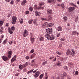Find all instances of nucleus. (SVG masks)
<instances>
[{"mask_svg": "<svg viewBox=\"0 0 79 79\" xmlns=\"http://www.w3.org/2000/svg\"><path fill=\"white\" fill-rule=\"evenodd\" d=\"M11 30L13 31H15V27L14 26L12 27H11Z\"/></svg>", "mask_w": 79, "mask_h": 79, "instance_id": "obj_39", "label": "nucleus"}, {"mask_svg": "<svg viewBox=\"0 0 79 79\" xmlns=\"http://www.w3.org/2000/svg\"><path fill=\"white\" fill-rule=\"evenodd\" d=\"M76 34H77V31H74L72 32V35H76Z\"/></svg>", "mask_w": 79, "mask_h": 79, "instance_id": "obj_34", "label": "nucleus"}, {"mask_svg": "<svg viewBox=\"0 0 79 79\" xmlns=\"http://www.w3.org/2000/svg\"><path fill=\"white\" fill-rule=\"evenodd\" d=\"M56 53L58 54V55H61V53L60 52H59L58 51L56 52Z\"/></svg>", "mask_w": 79, "mask_h": 79, "instance_id": "obj_43", "label": "nucleus"}, {"mask_svg": "<svg viewBox=\"0 0 79 79\" xmlns=\"http://www.w3.org/2000/svg\"><path fill=\"white\" fill-rule=\"evenodd\" d=\"M17 56L16 55H15L14 57L11 59V63H13L14 61H15L16 60V58Z\"/></svg>", "mask_w": 79, "mask_h": 79, "instance_id": "obj_7", "label": "nucleus"}, {"mask_svg": "<svg viewBox=\"0 0 79 79\" xmlns=\"http://www.w3.org/2000/svg\"><path fill=\"white\" fill-rule=\"evenodd\" d=\"M24 69L23 70V72H26L27 71V70H26V69L24 68Z\"/></svg>", "mask_w": 79, "mask_h": 79, "instance_id": "obj_53", "label": "nucleus"}, {"mask_svg": "<svg viewBox=\"0 0 79 79\" xmlns=\"http://www.w3.org/2000/svg\"><path fill=\"white\" fill-rule=\"evenodd\" d=\"M37 19H35L33 20V23L34 24H37Z\"/></svg>", "mask_w": 79, "mask_h": 79, "instance_id": "obj_28", "label": "nucleus"}, {"mask_svg": "<svg viewBox=\"0 0 79 79\" xmlns=\"http://www.w3.org/2000/svg\"><path fill=\"white\" fill-rule=\"evenodd\" d=\"M6 2H10V0H5Z\"/></svg>", "mask_w": 79, "mask_h": 79, "instance_id": "obj_64", "label": "nucleus"}, {"mask_svg": "<svg viewBox=\"0 0 79 79\" xmlns=\"http://www.w3.org/2000/svg\"><path fill=\"white\" fill-rule=\"evenodd\" d=\"M7 42H8V39H6L3 41L2 44H3V45H5Z\"/></svg>", "mask_w": 79, "mask_h": 79, "instance_id": "obj_18", "label": "nucleus"}, {"mask_svg": "<svg viewBox=\"0 0 79 79\" xmlns=\"http://www.w3.org/2000/svg\"><path fill=\"white\" fill-rule=\"evenodd\" d=\"M9 45H12L13 44V42L11 41H10L9 42Z\"/></svg>", "mask_w": 79, "mask_h": 79, "instance_id": "obj_47", "label": "nucleus"}, {"mask_svg": "<svg viewBox=\"0 0 79 79\" xmlns=\"http://www.w3.org/2000/svg\"><path fill=\"white\" fill-rule=\"evenodd\" d=\"M67 76V74H66V73H63V75H62L61 77V79H64V77H66Z\"/></svg>", "mask_w": 79, "mask_h": 79, "instance_id": "obj_19", "label": "nucleus"}, {"mask_svg": "<svg viewBox=\"0 0 79 79\" xmlns=\"http://www.w3.org/2000/svg\"><path fill=\"white\" fill-rule=\"evenodd\" d=\"M57 30L58 31H62L63 30V28L61 26H59L57 27Z\"/></svg>", "mask_w": 79, "mask_h": 79, "instance_id": "obj_10", "label": "nucleus"}, {"mask_svg": "<svg viewBox=\"0 0 79 79\" xmlns=\"http://www.w3.org/2000/svg\"><path fill=\"white\" fill-rule=\"evenodd\" d=\"M35 59H34L31 62V64L32 65V66H34V64H35Z\"/></svg>", "mask_w": 79, "mask_h": 79, "instance_id": "obj_26", "label": "nucleus"}, {"mask_svg": "<svg viewBox=\"0 0 79 79\" xmlns=\"http://www.w3.org/2000/svg\"><path fill=\"white\" fill-rule=\"evenodd\" d=\"M52 26H53V23H50L49 24L48 23L47 27H52Z\"/></svg>", "mask_w": 79, "mask_h": 79, "instance_id": "obj_22", "label": "nucleus"}, {"mask_svg": "<svg viewBox=\"0 0 79 79\" xmlns=\"http://www.w3.org/2000/svg\"><path fill=\"white\" fill-rule=\"evenodd\" d=\"M44 7H42L41 6H40L39 7V10H44Z\"/></svg>", "mask_w": 79, "mask_h": 79, "instance_id": "obj_36", "label": "nucleus"}, {"mask_svg": "<svg viewBox=\"0 0 79 79\" xmlns=\"http://www.w3.org/2000/svg\"><path fill=\"white\" fill-rule=\"evenodd\" d=\"M14 2L13 0H12L10 2V5H13V4H14Z\"/></svg>", "mask_w": 79, "mask_h": 79, "instance_id": "obj_40", "label": "nucleus"}, {"mask_svg": "<svg viewBox=\"0 0 79 79\" xmlns=\"http://www.w3.org/2000/svg\"><path fill=\"white\" fill-rule=\"evenodd\" d=\"M41 19L42 20H44V21H47V19H48L46 18V19H45V18H42Z\"/></svg>", "mask_w": 79, "mask_h": 79, "instance_id": "obj_49", "label": "nucleus"}, {"mask_svg": "<svg viewBox=\"0 0 79 79\" xmlns=\"http://www.w3.org/2000/svg\"><path fill=\"white\" fill-rule=\"evenodd\" d=\"M60 64H61V63H60H60L58 62L57 63V66H60Z\"/></svg>", "mask_w": 79, "mask_h": 79, "instance_id": "obj_58", "label": "nucleus"}, {"mask_svg": "<svg viewBox=\"0 0 79 79\" xmlns=\"http://www.w3.org/2000/svg\"><path fill=\"white\" fill-rule=\"evenodd\" d=\"M60 36V33H58L56 35V37H59Z\"/></svg>", "mask_w": 79, "mask_h": 79, "instance_id": "obj_48", "label": "nucleus"}, {"mask_svg": "<svg viewBox=\"0 0 79 79\" xmlns=\"http://www.w3.org/2000/svg\"><path fill=\"white\" fill-rule=\"evenodd\" d=\"M75 9V7H69L68 9V10H69V12H71L72 11H73Z\"/></svg>", "mask_w": 79, "mask_h": 79, "instance_id": "obj_9", "label": "nucleus"}, {"mask_svg": "<svg viewBox=\"0 0 79 79\" xmlns=\"http://www.w3.org/2000/svg\"><path fill=\"white\" fill-rule=\"evenodd\" d=\"M5 22V20H2L0 21V26H1L3 25V23Z\"/></svg>", "mask_w": 79, "mask_h": 79, "instance_id": "obj_23", "label": "nucleus"}, {"mask_svg": "<svg viewBox=\"0 0 79 79\" xmlns=\"http://www.w3.org/2000/svg\"><path fill=\"white\" fill-rule=\"evenodd\" d=\"M32 21H33V19H31L29 20L28 23L29 24H31L32 23Z\"/></svg>", "mask_w": 79, "mask_h": 79, "instance_id": "obj_24", "label": "nucleus"}, {"mask_svg": "<svg viewBox=\"0 0 79 79\" xmlns=\"http://www.w3.org/2000/svg\"><path fill=\"white\" fill-rule=\"evenodd\" d=\"M13 30H11V28L10 27H8V31L9 32L10 34H12L13 33Z\"/></svg>", "mask_w": 79, "mask_h": 79, "instance_id": "obj_13", "label": "nucleus"}, {"mask_svg": "<svg viewBox=\"0 0 79 79\" xmlns=\"http://www.w3.org/2000/svg\"><path fill=\"white\" fill-rule=\"evenodd\" d=\"M46 34L45 35V36L47 38L48 40H49L50 39V35L49 34H48V33H45Z\"/></svg>", "mask_w": 79, "mask_h": 79, "instance_id": "obj_12", "label": "nucleus"}, {"mask_svg": "<svg viewBox=\"0 0 79 79\" xmlns=\"http://www.w3.org/2000/svg\"><path fill=\"white\" fill-rule=\"evenodd\" d=\"M54 0H48L47 1V2L48 3H53Z\"/></svg>", "mask_w": 79, "mask_h": 79, "instance_id": "obj_27", "label": "nucleus"}, {"mask_svg": "<svg viewBox=\"0 0 79 79\" xmlns=\"http://www.w3.org/2000/svg\"><path fill=\"white\" fill-rule=\"evenodd\" d=\"M60 40L61 41H64V40L65 39H64V38H61L60 39Z\"/></svg>", "mask_w": 79, "mask_h": 79, "instance_id": "obj_50", "label": "nucleus"}, {"mask_svg": "<svg viewBox=\"0 0 79 79\" xmlns=\"http://www.w3.org/2000/svg\"><path fill=\"white\" fill-rule=\"evenodd\" d=\"M29 10L30 11H32L33 10V8H32V7H31L29 8Z\"/></svg>", "mask_w": 79, "mask_h": 79, "instance_id": "obj_46", "label": "nucleus"}, {"mask_svg": "<svg viewBox=\"0 0 79 79\" xmlns=\"http://www.w3.org/2000/svg\"><path fill=\"white\" fill-rule=\"evenodd\" d=\"M47 13H48V14L49 13V14H52L53 13L52 10L50 9H48L47 10Z\"/></svg>", "mask_w": 79, "mask_h": 79, "instance_id": "obj_11", "label": "nucleus"}, {"mask_svg": "<svg viewBox=\"0 0 79 79\" xmlns=\"http://www.w3.org/2000/svg\"><path fill=\"white\" fill-rule=\"evenodd\" d=\"M19 21L20 22L21 24H23V18L20 19Z\"/></svg>", "mask_w": 79, "mask_h": 79, "instance_id": "obj_32", "label": "nucleus"}, {"mask_svg": "<svg viewBox=\"0 0 79 79\" xmlns=\"http://www.w3.org/2000/svg\"><path fill=\"white\" fill-rule=\"evenodd\" d=\"M46 32L47 34H51L52 33V28H49L46 29Z\"/></svg>", "mask_w": 79, "mask_h": 79, "instance_id": "obj_3", "label": "nucleus"}, {"mask_svg": "<svg viewBox=\"0 0 79 79\" xmlns=\"http://www.w3.org/2000/svg\"><path fill=\"white\" fill-rule=\"evenodd\" d=\"M47 63V62L46 61H45L44 62H43V63L42 64V65H45V64H46Z\"/></svg>", "mask_w": 79, "mask_h": 79, "instance_id": "obj_45", "label": "nucleus"}, {"mask_svg": "<svg viewBox=\"0 0 79 79\" xmlns=\"http://www.w3.org/2000/svg\"><path fill=\"white\" fill-rule=\"evenodd\" d=\"M71 53H70L71 55L74 56V55L75 54V53L76 52L75 51H74V50L72 49H71Z\"/></svg>", "mask_w": 79, "mask_h": 79, "instance_id": "obj_15", "label": "nucleus"}, {"mask_svg": "<svg viewBox=\"0 0 79 79\" xmlns=\"http://www.w3.org/2000/svg\"><path fill=\"white\" fill-rule=\"evenodd\" d=\"M43 76H44V74H41L40 76V79H42V77H43Z\"/></svg>", "mask_w": 79, "mask_h": 79, "instance_id": "obj_42", "label": "nucleus"}, {"mask_svg": "<svg viewBox=\"0 0 79 79\" xmlns=\"http://www.w3.org/2000/svg\"><path fill=\"white\" fill-rule=\"evenodd\" d=\"M19 69H21V70H22V69H23V65H22L21 64H20L19 65Z\"/></svg>", "mask_w": 79, "mask_h": 79, "instance_id": "obj_33", "label": "nucleus"}, {"mask_svg": "<svg viewBox=\"0 0 79 79\" xmlns=\"http://www.w3.org/2000/svg\"><path fill=\"white\" fill-rule=\"evenodd\" d=\"M34 49H32L31 50L30 52L31 53H34Z\"/></svg>", "mask_w": 79, "mask_h": 79, "instance_id": "obj_52", "label": "nucleus"}, {"mask_svg": "<svg viewBox=\"0 0 79 79\" xmlns=\"http://www.w3.org/2000/svg\"><path fill=\"white\" fill-rule=\"evenodd\" d=\"M56 57H55V59H53V61H56Z\"/></svg>", "mask_w": 79, "mask_h": 79, "instance_id": "obj_62", "label": "nucleus"}, {"mask_svg": "<svg viewBox=\"0 0 79 79\" xmlns=\"http://www.w3.org/2000/svg\"><path fill=\"white\" fill-rule=\"evenodd\" d=\"M2 58L3 59L4 61H7L8 60V58L7 57H6V56H2Z\"/></svg>", "mask_w": 79, "mask_h": 79, "instance_id": "obj_8", "label": "nucleus"}, {"mask_svg": "<svg viewBox=\"0 0 79 79\" xmlns=\"http://www.w3.org/2000/svg\"><path fill=\"white\" fill-rule=\"evenodd\" d=\"M38 69H36V70L34 71V69H32L31 70L29 71L28 72H27V74H29V73H35L33 77H35V78H37V77L40 74V73L39 71H38Z\"/></svg>", "mask_w": 79, "mask_h": 79, "instance_id": "obj_1", "label": "nucleus"}, {"mask_svg": "<svg viewBox=\"0 0 79 79\" xmlns=\"http://www.w3.org/2000/svg\"><path fill=\"white\" fill-rule=\"evenodd\" d=\"M16 19H17V18L15 16H13L12 17V24H15L16 23Z\"/></svg>", "mask_w": 79, "mask_h": 79, "instance_id": "obj_2", "label": "nucleus"}, {"mask_svg": "<svg viewBox=\"0 0 79 79\" xmlns=\"http://www.w3.org/2000/svg\"><path fill=\"white\" fill-rule=\"evenodd\" d=\"M64 68L65 69H66V70H68V67H64Z\"/></svg>", "mask_w": 79, "mask_h": 79, "instance_id": "obj_60", "label": "nucleus"}, {"mask_svg": "<svg viewBox=\"0 0 79 79\" xmlns=\"http://www.w3.org/2000/svg\"><path fill=\"white\" fill-rule=\"evenodd\" d=\"M35 14L36 16H39L40 15V12H38V11H35Z\"/></svg>", "mask_w": 79, "mask_h": 79, "instance_id": "obj_20", "label": "nucleus"}, {"mask_svg": "<svg viewBox=\"0 0 79 79\" xmlns=\"http://www.w3.org/2000/svg\"><path fill=\"white\" fill-rule=\"evenodd\" d=\"M34 8L36 10H39V7H37V6L36 5H35Z\"/></svg>", "mask_w": 79, "mask_h": 79, "instance_id": "obj_30", "label": "nucleus"}, {"mask_svg": "<svg viewBox=\"0 0 79 79\" xmlns=\"http://www.w3.org/2000/svg\"><path fill=\"white\" fill-rule=\"evenodd\" d=\"M12 51H9L8 52V56L9 58H10L11 57V55H12Z\"/></svg>", "mask_w": 79, "mask_h": 79, "instance_id": "obj_6", "label": "nucleus"}, {"mask_svg": "<svg viewBox=\"0 0 79 79\" xmlns=\"http://www.w3.org/2000/svg\"><path fill=\"white\" fill-rule=\"evenodd\" d=\"M55 39V36L53 35H51L50 36V38H49V40H54Z\"/></svg>", "mask_w": 79, "mask_h": 79, "instance_id": "obj_14", "label": "nucleus"}, {"mask_svg": "<svg viewBox=\"0 0 79 79\" xmlns=\"http://www.w3.org/2000/svg\"><path fill=\"white\" fill-rule=\"evenodd\" d=\"M70 5H72V6H75V7H76V5L74 4L72 2L70 3Z\"/></svg>", "mask_w": 79, "mask_h": 79, "instance_id": "obj_37", "label": "nucleus"}, {"mask_svg": "<svg viewBox=\"0 0 79 79\" xmlns=\"http://www.w3.org/2000/svg\"><path fill=\"white\" fill-rule=\"evenodd\" d=\"M29 56H27L25 57V59H26V60H29Z\"/></svg>", "mask_w": 79, "mask_h": 79, "instance_id": "obj_51", "label": "nucleus"}, {"mask_svg": "<svg viewBox=\"0 0 79 79\" xmlns=\"http://www.w3.org/2000/svg\"><path fill=\"white\" fill-rule=\"evenodd\" d=\"M67 79H71V77L69 75L67 76Z\"/></svg>", "mask_w": 79, "mask_h": 79, "instance_id": "obj_55", "label": "nucleus"}, {"mask_svg": "<svg viewBox=\"0 0 79 79\" xmlns=\"http://www.w3.org/2000/svg\"><path fill=\"white\" fill-rule=\"evenodd\" d=\"M10 16H11V14L10 13H9L7 15V17H8V18H10Z\"/></svg>", "mask_w": 79, "mask_h": 79, "instance_id": "obj_54", "label": "nucleus"}, {"mask_svg": "<svg viewBox=\"0 0 79 79\" xmlns=\"http://www.w3.org/2000/svg\"><path fill=\"white\" fill-rule=\"evenodd\" d=\"M78 73H79V72H78V71H76L75 72V73L74 74V75H76V76H77V75H78Z\"/></svg>", "mask_w": 79, "mask_h": 79, "instance_id": "obj_44", "label": "nucleus"}, {"mask_svg": "<svg viewBox=\"0 0 79 79\" xmlns=\"http://www.w3.org/2000/svg\"><path fill=\"white\" fill-rule=\"evenodd\" d=\"M78 21V17H76L75 18V21Z\"/></svg>", "mask_w": 79, "mask_h": 79, "instance_id": "obj_56", "label": "nucleus"}, {"mask_svg": "<svg viewBox=\"0 0 79 79\" xmlns=\"http://www.w3.org/2000/svg\"><path fill=\"white\" fill-rule=\"evenodd\" d=\"M30 35V39H31V38H33V35H32V33H31Z\"/></svg>", "mask_w": 79, "mask_h": 79, "instance_id": "obj_41", "label": "nucleus"}, {"mask_svg": "<svg viewBox=\"0 0 79 79\" xmlns=\"http://www.w3.org/2000/svg\"><path fill=\"white\" fill-rule=\"evenodd\" d=\"M9 26V23H7L6 24V26L7 27H8Z\"/></svg>", "mask_w": 79, "mask_h": 79, "instance_id": "obj_57", "label": "nucleus"}, {"mask_svg": "<svg viewBox=\"0 0 79 79\" xmlns=\"http://www.w3.org/2000/svg\"><path fill=\"white\" fill-rule=\"evenodd\" d=\"M27 35H28V31H27V30L25 29L23 31V36L24 37H26L27 36Z\"/></svg>", "mask_w": 79, "mask_h": 79, "instance_id": "obj_4", "label": "nucleus"}, {"mask_svg": "<svg viewBox=\"0 0 79 79\" xmlns=\"http://www.w3.org/2000/svg\"><path fill=\"white\" fill-rule=\"evenodd\" d=\"M44 4H45V3H44V2H40L39 4V6H42V5H44Z\"/></svg>", "mask_w": 79, "mask_h": 79, "instance_id": "obj_29", "label": "nucleus"}, {"mask_svg": "<svg viewBox=\"0 0 79 79\" xmlns=\"http://www.w3.org/2000/svg\"><path fill=\"white\" fill-rule=\"evenodd\" d=\"M0 32H1V34H2L3 33V31H2V30H1L0 29Z\"/></svg>", "mask_w": 79, "mask_h": 79, "instance_id": "obj_63", "label": "nucleus"}, {"mask_svg": "<svg viewBox=\"0 0 79 79\" xmlns=\"http://www.w3.org/2000/svg\"><path fill=\"white\" fill-rule=\"evenodd\" d=\"M27 2V1L26 0H23L21 3V5L22 6H25V4Z\"/></svg>", "mask_w": 79, "mask_h": 79, "instance_id": "obj_16", "label": "nucleus"}, {"mask_svg": "<svg viewBox=\"0 0 79 79\" xmlns=\"http://www.w3.org/2000/svg\"><path fill=\"white\" fill-rule=\"evenodd\" d=\"M63 19H64V21L66 22V21H67V19H68V18H67V17L66 16H64L63 18Z\"/></svg>", "mask_w": 79, "mask_h": 79, "instance_id": "obj_31", "label": "nucleus"}, {"mask_svg": "<svg viewBox=\"0 0 79 79\" xmlns=\"http://www.w3.org/2000/svg\"><path fill=\"white\" fill-rule=\"evenodd\" d=\"M52 16V15L51 14H48V17L50 18V17H51Z\"/></svg>", "mask_w": 79, "mask_h": 79, "instance_id": "obj_61", "label": "nucleus"}, {"mask_svg": "<svg viewBox=\"0 0 79 79\" xmlns=\"http://www.w3.org/2000/svg\"><path fill=\"white\" fill-rule=\"evenodd\" d=\"M19 73H17L15 74V76H19Z\"/></svg>", "mask_w": 79, "mask_h": 79, "instance_id": "obj_59", "label": "nucleus"}, {"mask_svg": "<svg viewBox=\"0 0 79 79\" xmlns=\"http://www.w3.org/2000/svg\"><path fill=\"white\" fill-rule=\"evenodd\" d=\"M60 6H61L62 8H64V7H65V6H64V4L63 3L61 4Z\"/></svg>", "mask_w": 79, "mask_h": 79, "instance_id": "obj_38", "label": "nucleus"}, {"mask_svg": "<svg viewBox=\"0 0 79 79\" xmlns=\"http://www.w3.org/2000/svg\"><path fill=\"white\" fill-rule=\"evenodd\" d=\"M71 51H70V50H69V49H68L67 50V51L66 52L67 55H71Z\"/></svg>", "mask_w": 79, "mask_h": 79, "instance_id": "obj_17", "label": "nucleus"}, {"mask_svg": "<svg viewBox=\"0 0 79 79\" xmlns=\"http://www.w3.org/2000/svg\"><path fill=\"white\" fill-rule=\"evenodd\" d=\"M30 40L31 41V43H32V44H33V43H34V40H35V38L33 37V38H30Z\"/></svg>", "mask_w": 79, "mask_h": 79, "instance_id": "obj_25", "label": "nucleus"}, {"mask_svg": "<svg viewBox=\"0 0 79 79\" xmlns=\"http://www.w3.org/2000/svg\"><path fill=\"white\" fill-rule=\"evenodd\" d=\"M29 65H30V62H27L25 63V64H23L22 65V66L23 68H25Z\"/></svg>", "mask_w": 79, "mask_h": 79, "instance_id": "obj_5", "label": "nucleus"}, {"mask_svg": "<svg viewBox=\"0 0 79 79\" xmlns=\"http://www.w3.org/2000/svg\"><path fill=\"white\" fill-rule=\"evenodd\" d=\"M48 23L47 22H45L44 23L43 25H42V27H46V25L47 26Z\"/></svg>", "mask_w": 79, "mask_h": 79, "instance_id": "obj_21", "label": "nucleus"}, {"mask_svg": "<svg viewBox=\"0 0 79 79\" xmlns=\"http://www.w3.org/2000/svg\"><path fill=\"white\" fill-rule=\"evenodd\" d=\"M40 41H41L42 42L44 40V38H43V37L42 36L40 37Z\"/></svg>", "mask_w": 79, "mask_h": 79, "instance_id": "obj_35", "label": "nucleus"}]
</instances>
